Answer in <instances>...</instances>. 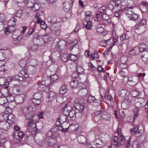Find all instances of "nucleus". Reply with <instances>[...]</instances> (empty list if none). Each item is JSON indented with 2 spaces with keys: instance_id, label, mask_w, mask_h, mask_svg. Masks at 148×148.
<instances>
[{
  "instance_id": "680f3d73",
  "label": "nucleus",
  "mask_w": 148,
  "mask_h": 148,
  "mask_svg": "<svg viewBox=\"0 0 148 148\" xmlns=\"http://www.w3.org/2000/svg\"><path fill=\"white\" fill-rule=\"evenodd\" d=\"M131 94L132 97H135L138 95L139 92L136 91H133L132 92Z\"/></svg>"
},
{
  "instance_id": "dca6fc26",
  "label": "nucleus",
  "mask_w": 148,
  "mask_h": 148,
  "mask_svg": "<svg viewBox=\"0 0 148 148\" xmlns=\"http://www.w3.org/2000/svg\"><path fill=\"white\" fill-rule=\"evenodd\" d=\"M9 124L10 123L8 122L2 121L0 123V127L5 130H7L10 127Z\"/></svg>"
},
{
  "instance_id": "5fc2aeb1",
  "label": "nucleus",
  "mask_w": 148,
  "mask_h": 148,
  "mask_svg": "<svg viewBox=\"0 0 148 148\" xmlns=\"http://www.w3.org/2000/svg\"><path fill=\"white\" fill-rule=\"evenodd\" d=\"M85 15L86 16L85 18L90 19L89 18L92 16V13L90 11H87L85 12Z\"/></svg>"
},
{
  "instance_id": "a19ab883",
  "label": "nucleus",
  "mask_w": 148,
  "mask_h": 148,
  "mask_svg": "<svg viewBox=\"0 0 148 148\" xmlns=\"http://www.w3.org/2000/svg\"><path fill=\"white\" fill-rule=\"evenodd\" d=\"M140 110V109L139 108L136 107L133 109V111L134 112L135 117L138 116L139 114V111Z\"/></svg>"
},
{
  "instance_id": "4468645a",
  "label": "nucleus",
  "mask_w": 148,
  "mask_h": 148,
  "mask_svg": "<svg viewBox=\"0 0 148 148\" xmlns=\"http://www.w3.org/2000/svg\"><path fill=\"white\" fill-rule=\"evenodd\" d=\"M101 117L104 120L109 121L110 119V115L105 112H102L101 113Z\"/></svg>"
},
{
  "instance_id": "052dcab7",
  "label": "nucleus",
  "mask_w": 148,
  "mask_h": 148,
  "mask_svg": "<svg viewBox=\"0 0 148 148\" xmlns=\"http://www.w3.org/2000/svg\"><path fill=\"white\" fill-rule=\"evenodd\" d=\"M32 101L34 104H35L36 105H39L41 103L40 99L36 100L34 99H32Z\"/></svg>"
},
{
  "instance_id": "de8ad7c7",
  "label": "nucleus",
  "mask_w": 148,
  "mask_h": 148,
  "mask_svg": "<svg viewBox=\"0 0 148 148\" xmlns=\"http://www.w3.org/2000/svg\"><path fill=\"white\" fill-rule=\"evenodd\" d=\"M34 3V0H29L27 2V6L31 8Z\"/></svg>"
},
{
  "instance_id": "aec40b11",
  "label": "nucleus",
  "mask_w": 148,
  "mask_h": 148,
  "mask_svg": "<svg viewBox=\"0 0 148 148\" xmlns=\"http://www.w3.org/2000/svg\"><path fill=\"white\" fill-rule=\"evenodd\" d=\"M14 116L10 112L8 113L7 122L10 124H12L14 122Z\"/></svg>"
},
{
  "instance_id": "cd10ccee",
  "label": "nucleus",
  "mask_w": 148,
  "mask_h": 148,
  "mask_svg": "<svg viewBox=\"0 0 148 148\" xmlns=\"http://www.w3.org/2000/svg\"><path fill=\"white\" fill-rule=\"evenodd\" d=\"M40 7V4L38 3H35L31 8L33 11L36 12L38 10Z\"/></svg>"
},
{
  "instance_id": "c9c22d12",
  "label": "nucleus",
  "mask_w": 148,
  "mask_h": 148,
  "mask_svg": "<svg viewBox=\"0 0 148 148\" xmlns=\"http://www.w3.org/2000/svg\"><path fill=\"white\" fill-rule=\"evenodd\" d=\"M132 146L133 148H140V144L137 140L133 141Z\"/></svg>"
},
{
  "instance_id": "473e14b6",
  "label": "nucleus",
  "mask_w": 148,
  "mask_h": 148,
  "mask_svg": "<svg viewBox=\"0 0 148 148\" xmlns=\"http://www.w3.org/2000/svg\"><path fill=\"white\" fill-rule=\"evenodd\" d=\"M102 18V14L97 12L94 18V19L95 21L99 22L101 20Z\"/></svg>"
},
{
  "instance_id": "79ce46f5",
  "label": "nucleus",
  "mask_w": 148,
  "mask_h": 148,
  "mask_svg": "<svg viewBox=\"0 0 148 148\" xmlns=\"http://www.w3.org/2000/svg\"><path fill=\"white\" fill-rule=\"evenodd\" d=\"M58 77L56 75L54 74L52 75L50 78L51 81L52 82H56V80L58 79Z\"/></svg>"
},
{
  "instance_id": "bb28decb",
  "label": "nucleus",
  "mask_w": 148,
  "mask_h": 148,
  "mask_svg": "<svg viewBox=\"0 0 148 148\" xmlns=\"http://www.w3.org/2000/svg\"><path fill=\"white\" fill-rule=\"evenodd\" d=\"M132 7H127L125 8L124 11L125 14L126 15H129V16L132 15V14L133 13L132 12Z\"/></svg>"
},
{
  "instance_id": "58836bf2",
  "label": "nucleus",
  "mask_w": 148,
  "mask_h": 148,
  "mask_svg": "<svg viewBox=\"0 0 148 148\" xmlns=\"http://www.w3.org/2000/svg\"><path fill=\"white\" fill-rule=\"evenodd\" d=\"M106 8L105 6H102L99 9L98 11L97 12H99L100 13H103L104 14L106 12Z\"/></svg>"
},
{
  "instance_id": "774afa93",
  "label": "nucleus",
  "mask_w": 148,
  "mask_h": 148,
  "mask_svg": "<svg viewBox=\"0 0 148 148\" xmlns=\"http://www.w3.org/2000/svg\"><path fill=\"white\" fill-rule=\"evenodd\" d=\"M34 30L33 29H29L26 34V36L28 37L30 35L34 32Z\"/></svg>"
},
{
  "instance_id": "6e6d98bb",
  "label": "nucleus",
  "mask_w": 148,
  "mask_h": 148,
  "mask_svg": "<svg viewBox=\"0 0 148 148\" xmlns=\"http://www.w3.org/2000/svg\"><path fill=\"white\" fill-rule=\"evenodd\" d=\"M121 106L123 109H126L128 108L129 106L127 104H126L125 101H124L121 103Z\"/></svg>"
},
{
  "instance_id": "69168bd1",
  "label": "nucleus",
  "mask_w": 148,
  "mask_h": 148,
  "mask_svg": "<svg viewBox=\"0 0 148 148\" xmlns=\"http://www.w3.org/2000/svg\"><path fill=\"white\" fill-rule=\"evenodd\" d=\"M100 94L101 97L105 96L106 94L105 90L103 89H100Z\"/></svg>"
},
{
  "instance_id": "39448f33",
  "label": "nucleus",
  "mask_w": 148,
  "mask_h": 148,
  "mask_svg": "<svg viewBox=\"0 0 148 148\" xmlns=\"http://www.w3.org/2000/svg\"><path fill=\"white\" fill-rule=\"evenodd\" d=\"M113 38H110L109 39L105 40L104 43L105 44L104 45L101 44L102 47H105L108 45H111L110 47V49H111L112 47L115 45V40H116L118 38V36L116 34V33L114 31H113Z\"/></svg>"
},
{
  "instance_id": "ea45409f",
  "label": "nucleus",
  "mask_w": 148,
  "mask_h": 148,
  "mask_svg": "<svg viewBox=\"0 0 148 148\" xmlns=\"http://www.w3.org/2000/svg\"><path fill=\"white\" fill-rule=\"evenodd\" d=\"M43 39L46 42H48L52 40V37L49 35H47L43 37Z\"/></svg>"
},
{
  "instance_id": "412c9836",
  "label": "nucleus",
  "mask_w": 148,
  "mask_h": 148,
  "mask_svg": "<svg viewBox=\"0 0 148 148\" xmlns=\"http://www.w3.org/2000/svg\"><path fill=\"white\" fill-rule=\"evenodd\" d=\"M102 18L104 20L107 22L108 24L111 23V20L108 15H107L106 12L104 14H102Z\"/></svg>"
},
{
  "instance_id": "49530a36",
  "label": "nucleus",
  "mask_w": 148,
  "mask_h": 148,
  "mask_svg": "<svg viewBox=\"0 0 148 148\" xmlns=\"http://www.w3.org/2000/svg\"><path fill=\"white\" fill-rule=\"evenodd\" d=\"M118 138L117 136H115L114 138L113 145L115 147H117L119 144L118 142Z\"/></svg>"
},
{
  "instance_id": "37998d69",
  "label": "nucleus",
  "mask_w": 148,
  "mask_h": 148,
  "mask_svg": "<svg viewBox=\"0 0 148 148\" xmlns=\"http://www.w3.org/2000/svg\"><path fill=\"white\" fill-rule=\"evenodd\" d=\"M7 102V98L4 97H0V104L3 105Z\"/></svg>"
},
{
  "instance_id": "393cba45",
  "label": "nucleus",
  "mask_w": 148,
  "mask_h": 148,
  "mask_svg": "<svg viewBox=\"0 0 148 148\" xmlns=\"http://www.w3.org/2000/svg\"><path fill=\"white\" fill-rule=\"evenodd\" d=\"M127 58L125 56H124L121 57V62L122 63V64H121V65H125L124 67H121L122 69H123L127 67V65L125 64L127 63Z\"/></svg>"
},
{
  "instance_id": "864d4df0",
  "label": "nucleus",
  "mask_w": 148,
  "mask_h": 148,
  "mask_svg": "<svg viewBox=\"0 0 148 148\" xmlns=\"http://www.w3.org/2000/svg\"><path fill=\"white\" fill-rule=\"evenodd\" d=\"M69 58L71 61H75L77 59V57L76 55L71 54L70 55Z\"/></svg>"
},
{
  "instance_id": "a211bd4d",
  "label": "nucleus",
  "mask_w": 148,
  "mask_h": 148,
  "mask_svg": "<svg viewBox=\"0 0 148 148\" xmlns=\"http://www.w3.org/2000/svg\"><path fill=\"white\" fill-rule=\"evenodd\" d=\"M96 32L99 34H101L104 31V28L101 24L99 23L96 25Z\"/></svg>"
},
{
  "instance_id": "f3484780",
  "label": "nucleus",
  "mask_w": 148,
  "mask_h": 148,
  "mask_svg": "<svg viewBox=\"0 0 148 148\" xmlns=\"http://www.w3.org/2000/svg\"><path fill=\"white\" fill-rule=\"evenodd\" d=\"M26 72L24 70H21L19 73L18 75L15 76L16 77V80L18 81H22L23 79V77H25L24 75L25 74Z\"/></svg>"
},
{
  "instance_id": "20e7f679",
  "label": "nucleus",
  "mask_w": 148,
  "mask_h": 148,
  "mask_svg": "<svg viewBox=\"0 0 148 148\" xmlns=\"http://www.w3.org/2000/svg\"><path fill=\"white\" fill-rule=\"evenodd\" d=\"M84 99L83 98L78 97L75 100L74 106L75 108L79 111L82 112L84 109Z\"/></svg>"
},
{
  "instance_id": "1a4fd4ad",
  "label": "nucleus",
  "mask_w": 148,
  "mask_h": 148,
  "mask_svg": "<svg viewBox=\"0 0 148 148\" xmlns=\"http://www.w3.org/2000/svg\"><path fill=\"white\" fill-rule=\"evenodd\" d=\"M145 27L143 25L136 24L135 26V31L138 34H141L145 31Z\"/></svg>"
},
{
  "instance_id": "7ed1b4c3",
  "label": "nucleus",
  "mask_w": 148,
  "mask_h": 148,
  "mask_svg": "<svg viewBox=\"0 0 148 148\" xmlns=\"http://www.w3.org/2000/svg\"><path fill=\"white\" fill-rule=\"evenodd\" d=\"M51 22L53 23L50 24L49 26V29L53 32H54L55 34L59 36L61 33V25L59 23H54L52 20L50 21Z\"/></svg>"
},
{
  "instance_id": "338daca9",
  "label": "nucleus",
  "mask_w": 148,
  "mask_h": 148,
  "mask_svg": "<svg viewBox=\"0 0 148 148\" xmlns=\"http://www.w3.org/2000/svg\"><path fill=\"white\" fill-rule=\"evenodd\" d=\"M30 62L31 63V65L33 66H35L37 64V61L35 59L32 60L30 61Z\"/></svg>"
},
{
  "instance_id": "e433bc0d",
  "label": "nucleus",
  "mask_w": 148,
  "mask_h": 148,
  "mask_svg": "<svg viewBox=\"0 0 148 148\" xmlns=\"http://www.w3.org/2000/svg\"><path fill=\"white\" fill-rule=\"evenodd\" d=\"M18 64L21 67L23 68L26 65V62L24 60H21L19 62Z\"/></svg>"
},
{
  "instance_id": "423d86ee",
  "label": "nucleus",
  "mask_w": 148,
  "mask_h": 148,
  "mask_svg": "<svg viewBox=\"0 0 148 148\" xmlns=\"http://www.w3.org/2000/svg\"><path fill=\"white\" fill-rule=\"evenodd\" d=\"M135 103L136 107L140 109H141L144 107L145 105V100L140 98L139 99L136 98L135 99Z\"/></svg>"
},
{
  "instance_id": "0eeeda50",
  "label": "nucleus",
  "mask_w": 148,
  "mask_h": 148,
  "mask_svg": "<svg viewBox=\"0 0 148 148\" xmlns=\"http://www.w3.org/2000/svg\"><path fill=\"white\" fill-rule=\"evenodd\" d=\"M95 135H99V137L100 139V140L103 143H106L108 142L110 140V137L108 134L102 133L99 134H96Z\"/></svg>"
},
{
  "instance_id": "0e129e2a",
  "label": "nucleus",
  "mask_w": 148,
  "mask_h": 148,
  "mask_svg": "<svg viewBox=\"0 0 148 148\" xmlns=\"http://www.w3.org/2000/svg\"><path fill=\"white\" fill-rule=\"evenodd\" d=\"M121 145H123L125 142V137L123 135L121 134Z\"/></svg>"
},
{
  "instance_id": "8fccbe9b",
  "label": "nucleus",
  "mask_w": 148,
  "mask_h": 148,
  "mask_svg": "<svg viewBox=\"0 0 148 148\" xmlns=\"http://www.w3.org/2000/svg\"><path fill=\"white\" fill-rule=\"evenodd\" d=\"M130 18V19L133 21H134L136 19L138 18V15L135 14L133 13L132 15H130V16H128Z\"/></svg>"
},
{
  "instance_id": "4c0bfd02",
  "label": "nucleus",
  "mask_w": 148,
  "mask_h": 148,
  "mask_svg": "<svg viewBox=\"0 0 148 148\" xmlns=\"http://www.w3.org/2000/svg\"><path fill=\"white\" fill-rule=\"evenodd\" d=\"M69 58L68 55L67 54L62 55L61 56V59L64 62L68 61Z\"/></svg>"
},
{
  "instance_id": "2f4dec72",
  "label": "nucleus",
  "mask_w": 148,
  "mask_h": 148,
  "mask_svg": "<svg viewBox=\"0 0 148 148\" xmlns=\"http://www.w3.org/2000/svg\"><path fill=\"white\" fill-rule=\"evenodd\" d=\"M8 113L6 112H5L3 114H2L1 116H0V119L2 120V121L7 122L8 120Z\"/></svg>"
},
{
  "instance_id": "f704fd0d",
  "label": "nucleus",
  "mask_w": 148,
  "mask_h": 148,
  "mask_svg": "<svg viewBox=\"0 0 148 148\" xmlns=\"http://www.w3.org/2000/svg\"><path fill=\"white\" fill-rule=\"evenodd\" d=\"M66 99V98L65 97H58L57 99V101L60 103L64 102Z\"/></svg>"
},
{
  "instance_id": "a878e982",
  "label": "nucleus",
  "mask_w": 148,
  "mask_h": 148,
  "mask_svg": "<svg viewBox=\"0 0 148 148\" xmlns=\"http://www.w3.org/2000/svg\"><path fill=\"white\" fill-rule=\"evenodd\" d=\"M88 93L87 90L85 88H81L78 92V95L80 96H83Z\"/></svg>"
},
{
  "instance_id": "603ef678",
  "label": "nucleus",
  "mask_w": 148,
  "mask_h": 148,
  "mask_svg": "<svg viewBox=\"0 0 148 148\" xmlns=\"http://www.w3.org/2000/svg\"><path fill=\"white\" fill-rule=\"evenodd\" d=\"M70 127L73 129V130L77 131L78 129L79 125L77 124H76L72 125Z\"/></svg>"
},
{
  "instance_id": "ddd939ff",
  "label": "nucleus",
  "mask_w": 148,
  "mask_h": 148,
  "mask_svg": "<svg viewBox=\"0 0 148 148\" xmlns=\"http://www.w3.org/2000/svg\"><path fill=\"white\" fill-rule=\"evenodd\" d=\"M57 138L56 135H53L51 137L48 141V143L50 146H51L57 143Z\"/></svg>"
},
{
  "instance_id": "6ab92c4d",
  "label": "nucleus",
  "mask_w": 148,
  "mask_h": 148,
  "mask_svg": "<svg viewBox=\"0 0 148 148\" xmlns=\"http://www.w3.org/2000/svg\"><path fill=\"white\" fill-rule=\"evenodd\" d=\"M120 4V3H115L114 1H112L109 3L108 8L110 10H113L114 9L115 5L117 7H118L119 6Z\"/></svg>"
},
{
  "instance_id": "7c9ffc66",
  "label": "nucleus",
  "mask_w": 148,
  "mask_h": 148,
  "mask_svg": "<svg viewBox=\"0 0 148 148\" xmlns=\"http://www.w3.org/2000/svg\"><path fill=\"white\" fill-rule=\"evenodd\" d=\"M78 82L77 80H74L70 83L71 87L73 88H75L78 87Z\"/></svg>"
},
{
  "instance_id": "4d7b16f0",
  "label": "nucleus",
  "mask_w": 148,
  "mask_h": 148,
  "mask_svg": "<svg viewBox=\"0 0 148 148\" xmlns=\"http://www.w3.org/2000/svg\"><path fill=\"white\" fill-rule=\"evenodd\" d=\"M129 38V36L128 35L125 34H123L121 36V40H126Z\"/></svg>"
},
{
  "instance_id": "9b49d317",
  "label": "nucleus",
  "mask_w": 148,
  "mask_h": 148,
  "mask_svg": "<svg viewBox=\"0 0 148 148\" xmlns=\"http://www.w3.org/2000/svg\"><path fill=\"white\" fill-rule=\"evenodd\" d=\"M15 28L14 25H10L9 26L6 27L4 31L5 33L7 34H9L14 32Z\"/></svg>"
},
{
  "instance_id": "09e8293b",
  "label": "nucleus",
  "mask_w": 148,
  "mask_h": 148,
  "mask_svg": "<svg viewBox=\"0 0 148 148\" xmlns=\"http://www.w3.org/2000/svg\"><path fill=\"white\" fill-rule=\"evenodd\" d=\"M129 94V93H128L127 90H121V95L122 97H125L128 96L127 94Z\"/></svg>"
},
{
  "instance_id": "bf43d9fd",
  "label": "nucleus",
  "mask_w": 148,
  "mask_h": 148,
  "mask_svg": "<svg viewBox=\"0 0 148 148\" xmlns=\"http://www.w3.org/2000/svg\"><path fill=\"white\" fill-rule=\"evenodd\" d=\"M127 96V97H125V99L124 100V101H125V102H127V104L129 106L131 103H132V100L130 99Z\"/></svg>"
},
{
  "instance_id": "2eb2a0df",
  "label": "nucleus",
  "mask_w": 148,
  "mask_h": 148,
  "mask_svg": "<svg viewBox=\"0 0 148 148\" xmlns=\"http://www.w3.org/2000/svg\"><path fill=\"white\" fill-rule=\"evenodd\" d=\"M48 98L50 101H53L56 97L57 93L54 92L50 91L48 92Z\"/></svg>"
},
{
  "instance_id": "e2e57ef3",
  "label": "nucleus",
  "mask_w": 148,
  "mask_h": 148,
  "mask_svg": "<svg viewBox=\"0 0 148 148\" xmlns=\"http://www.w3.org/2000/svg\"><path fill=\"white\" fill-rule=\"evenodd\" d=\"M146 24V20L145 19H142L138 24L139 25H143L144 26Z\"/></svg>"
},
{
  "instance_id": "13d9d810",
  "label": "nucleus",
  "mask_w": 148,
  "mask_h": 148,
  "mask_svg": "<svg viewBox=\"0 0 148 148\" xmlns=\"http://www.w3.org/2000/svg\"><path fill=\"white\" fill-rule=\"evenodd\" d=\"M95 99V97L94 96H90L88 97L87 100V101L88 103H91L93 102Z\"/></svg>"
},
{
  "instance_id": "3c124183",
  "label": "nucleus",
  "mask_w": 148,
  "mask_h": 148,
  "mask_svg": "<svg viewBox=\"0 0 148 148\" xmlns=\"http://www.w3.org/2000/svg\"><path fill=\"white\" fill-rule=\"evenodd\" d=\"M5 58V55L3 52L0 51V61L3 60Z\"/></svg>"
},
{
  "instance_id": "f257e3e1",
  "label": "nucleus",
  "mask_w": 148,
  "mask_h": 148,
  "mask_svg": "<svg viewBox=\"0 0 148 148\" xmlns=\"http://www.w3.org/2000/svg\"><path fill=\"white\" fill-rule=\"evenodd\" d=\"M23 111L25 112V114L26 119H29L27 122V125L29 127H33V131L36 132L37 130L36 124L37 122L34 121L32 118L33 117L32 108V107L29 106L28 108H25L23 109Z\"/></svg>"
},
{
  "instance_id": "72a5a7b5",
  "label": "nucleus",
  "mask_w": 148,
  "mask_h": 148,
  "mask_svg": "<svg viewBox=\"0 0 148 148\" xmlns=\"http://www.w3.org/2000/svg\"><path fill=\"white\" fill-rule=\"evenodd\" d=\"M67 89L66 85H63L61 88L60 92L61 94H64L67 92Z\"/></svg>"
},
{
  "instance_id": "9d476101",
  "label": "nucleus",
  "mask_w": 148,
  "mask_h": 148,
  "mask_svg": "<svg viewBox=\"0 0 148 148\" xmlns=\"http://www.w3.org/2000/svg\"><path fill=\"white\" fill-rule=\"evenodd\" d=\"M142 60L146 64L148 63V49L142 51L141 54Z\"/></svg>"
},
{
  "instance_id": "a18cd8bd",
  "label": "nucleus",
  "mask_w": 148,
  "mask_h": 148,
  "mask_svg": "<svg viewBox=\"0 0 148 148\" xmlns=\"http://www.w3.org/2000/svg\"><path fill=\"white\" fill-rule=\"evenodd\" d=\"M77 72L79 74H82L84 72V70L83 68L81 66H79L77 67Z\"/></svg>"
},
{
  "instance_id": "4be33fe9",
  "label": "nucleus",
  "mask_w": 148,
  "mask_h": 148,
  "mask_svg": "<svg viewBox=\"0 0 148 148\" xmlns=\"http://www.w3.org/2000/svg\"><path fill=\"white\" fill-rule=\"evenodd\" d=\"M75 114H76V112L75 111L72 109L69 113L68 115L66 116L69 117L71 119L74 120L76 118Z\"/></svg>"
},
{
  "instance_id": "c85d7f7f",
  "label": "nucleus",
  "mask_w": 148,
  "mask_h": 148,
  "mask_svg": "<svg viewBox=\"0 0 148 148\" xmlns=\"http://www.w3.org/2000/svg\"><path fill=\"white\" fill-rule=\"evenodd\" d=\"M131 133L132 134H134L135 133L139 134L140 133V131L139 129V127L138 126H135L134 128L131 130Z\"/></svg>"
},
{
  "instance_id": "c03bdc74",
  "label": "nucleus",
  "mask_w": 148,
  "mask_h": 148,
  "mask_svg": "<svg viewBox=\"0 0 148 148\" xmlns=\"http://www.w3.org/2000/svg\"><path fill=\"white\" fill-rule=\"evenodd\" d=\"M66 122L64 121V123L62 125H61V126H62V130L63 132H65L67 131L68 129V128L70 127L69 126V123H67V127H65L64 126V125H66Z\"/></svg>"
},
{
  "instance_id": "b1692460",
  "label": "nucleus",
  "mask_w": 148,
  "mask_h": 148,
  "mask_svg": "<svg viewBox=\"0 0 148 148\" xmlns=\"http://www.w3.org/2000/svg\"><path fill=\"white\" fill-rule=\"evenodd\" d=\"M78 142L81 144H84L86 143V138L82 135H79L77 137Z\"/></svg>"
},
{
  "instance_id": "f8f14e48",
  "label": "nucleus",
  "mask_w": 148,
  "mask_h": 148,
  "mask_svg": "<svg viewBox=\"0 0 148 148\" xmlns=\"http://www.w3.org/2000/svg\"><path fill=\"white\" fill-rule=\"evenodd\" d=\"M72 109L71 106L68 104H66L63 108V112L66 116L68 115L69 113Z\"/></svg>"
},
{
  "instance_id": "f03ea898",
  "label": "nucleus",
  "mask_w": 148,
  "mask_h": 148,
  "mask_svg": "<svg viewBox=\"0 0 148 148\" xmlns=\"http://www.w3.org/2000/svg\"><path fill=\"white\" fill-rule=\"evenodd\" d=\"M148 49V46L145 44L142 43L139 46V47H135L129 52L130 55H134L138 54L140 51L142 52L145 49Z\"/></svg>"
},
{
  "instance_id": "5701e85b",
  "label": "nucleus",
  "mask_w": 148,
  "mask_h": 148,
  "mask_svg": "<svg viewBox=\"0 0 148 148\" xmlns=\"http://www.w3.org/2000/svg\"><path fill=\"white\" fill-rule=\"evenodd\" d=\"M63 7L64 11L65 12H67L71 8V4L68 2H64L63 3Z\"/></svg>"
},
{
  "instance_id": "6e6552de",
  "label": "nucleus",
  "mask_w": 148,
  "mask_h": 148,
  "mask_svg": "<svg viewBox=\"0 0 148 148\" xmlns=\"http://www.w3.org/2000/svg\"><path fill=\"white\" fill-rule=\"evenodd\" d=\"M84 26L86 29H90L93 25L92 21L89 19L84 18L83 21Z\"/></svg>"
},
{
  "instance_id": "c756f323",
  "label": "nucleus",
  "mask_w": 148,
  "mask_h": 148,
  "mask_svg": "<svg viewBox=\"0 0 148 148\" xmlns=\"http://www.w3.org/2000/svg\"><path fill=\"white\" fill-rule=\"evenodd\" d=\"M33 97L34 98L32 99H41L42 97V95L40 92H36L34 94Z\"/></svg>"
}]
</instances>
